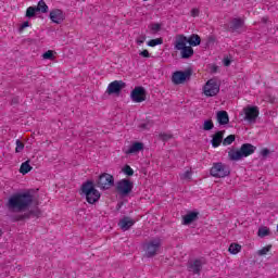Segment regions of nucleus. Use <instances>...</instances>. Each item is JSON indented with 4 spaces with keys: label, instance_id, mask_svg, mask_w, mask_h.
<instances>
[{
    "label": "nucleus",
    "instance_id": "nucleus-5",
    "mask_svg": "<svg viewBox=\"0 0 278 278\" xmlns=\"http://www.w3.org/2000/svg\"><path fill=\"white\" fill-rule=\"evenodd\" d=\"M210 174L216 179H222L229 177V175H231V169L229 168V165H225L222 162H218L213 164Z\"/></svg>",
    "mask_w": 278,
    "mask_h": 278
},
{
    "label": "nucleus",
    "instance_id": "nucleus-45",
    "mask_svg": "<svg viewBox=\"0 0 278 278\" xmlns=\"http://www.w3.org/2000/svg\"><path fill=\"white\" fill-rule=\"evenodd\" d=\"M224 66H231V60L229 58L224 59Z\"/></svg>",
    "mask_w": 278,
    "mask_h": 278
},
{
    "label": "nucleus",
    "instance_id": "nucleus-37",
    "mask_svg": "<svg viewBox=\"0 0 278 278\" xmlns=\"http://www.w3.org/2000/svg\"><path fill=\"white\" fill-rule=\"evenodd\" d=\"M273 249V245H266L263 249L257 251V255H266L270 250Z\"/></svg>",
    "mask_w": 278,
    "mask_h": 278
},
{
    "label": "nucleus",
    "instance_id": "nucleus-17",
    "mask_svg": "<svg viewBox=\"0 0 278 278\" xmlns=\"http://www.w3.org/2000/svg\"><path fill=\"white\" fill-rule=\"evenodd\" d=\"M122 231H129L134 225H136V220L131 219L129 216H124L118 223Z\"/></svg>",
    "mask_w": 278,
    "mask_h": 278
},
{
    "label": "nucleus",
    "instance_id": "nucleus-24",
    "mask_svg": "<svg viewBox=\"0 0 278 278\" xmlns=\"http://www.w3.org/2000/svg\"><path fill=\"white\" fill-rule=\"evenodd\" d=\"M187 42L189 47H199V45H201V37L197 34H192L190 37H187Z\"/></svg>",
    "mask_w": 278,
    "mask_h": 278
},
{
    "label": "nucleus",
    "instance_id": "nucleus-32",
    "mask_svg": "<svg viewBox=\"0 0 278 278\" xmlns=\"http://www.w3.org/2000/svg\"><path fill=\"white\" fill-rule=\"evenodd\" d=\"M236 142V135H229L228 137H226L224 140H223V144L224 147H227L231 143Z\"/></svg>",
    "mask_w": 278,
    "mask_h": 278
},
{
    "label": "nucleus",
    "instance_id": "nucleus-10",
    "mask_svg": "<svg viewBox=\"0 0 278 278\" xmlns=\"http://www.w3.org/2000/svg\"><path fill=\"white\" fill-rule=\"evenodd\" d=\"M203 90L205 97H216V94L220 92V86L218 85V83H216V80L210 79L205 84Z\"/></svg>",
    "mask_w": 278,
    "mask_h": 278
},
{
    "label": "nucleus",
    "instance_id": "nucleus-43",
    "mask_svg": "<svg viewBox=\"0 0 278 278\" xmlns=\"http://www.w3.org/2000/svg\"><path fill=\"white\" fill-rule=\"evenodd\" d=\"M26 27H29V22L27 21L20 26L18 31H24Z\"/></svg>",
    "mask_w": 278,
    "mask_h": 278
},
{
    "label": "nucleus",
    "instance_id": "nucleus-19",
    "mask_svg": "<svg viewBox=\"0 0 278 278\" xmlns=\"http://www.w3.org/2000/svg\"><path fill=\"white\" fill-rule=\"evenodd\" d=\"M225 136V130H219L213 135V139L211 140L212 147L217 149L223 143V138Z\"/></svg>",
    "mask_w": 278,
    "mask_h": 278
},
{
    "label": "nucleus",
    "instance_id": "nucleus-40",
    "mask_svg": "<svg viewBox=\"0 0 278 278\" xmlns=\"http://www.w3.org/2000/svg\"><path fill=\"white\" fill-rule=\"evenodd\" d=\"M160 138L161 140H163L164 142L170 140L173 138V135H168V134H160Z\"/></svg>",
    "mask_w": 278,
    "mask_h": 278
},
{
    "label": "nucleus",
    "instance_id": "nucleus-29",
    "mask_svg": "<svg viewBox=\"0 0 278 278\" xmlns=\"http://www.w3.org/2000/svg\"><path fill=\"white\" fill-rule=\"evenodd\" d=\"M149 29L151 34H157L159 31H162V24L160 23L150 24Z\"/></svg>",
    "mask_w": 278,
    "mask_h": 278
},
{
    "label": "nucleus",
    "instance_id": "nucleus-26",
    "mask_svg": "<svg viewBox=\"0 0 278 278\" xmlns=\"http://www.w3.org/2000/svg\"><path fill=\"white\" fill-rule=\"evenodd\" d=\"M31 168L33 167L29 165V161H25L20 167V173H22V175H27V173L31 172Z\"/></svg>",
    "mask_w": 278,
    "mask_h": 278
},
{
    "label": "nucleus",
    "instance_id": "nucleus-33",
    "mask_svg": "<svg viewBox=\"0 0 278 278\" xmlns=\"http://www.w3.org/2000/svg\"><path fill=\"white\" fill-rule=\"evenodd\" d=\"M157 45H164V39L156 38L148 41V47H157Z\"/></svg>",
    "mask_w": 278,
    "mask_h": 278
},
{
    "label": "nucleus",
    "instance_id": "nucleus-6",
    "mask_svg": "<svg viewBox=\"0 0 278 278\" xmlns=\"http://www.w3.org/2000/svg\"><path fill=\"white\" fill-rule=\"evenodd\" d=\"M115 190L121 197H129L134 190V181L124 178L116 182Z\"/></svg>",
    "mask_w": 278,
    "mask_h": 278
},
{
    "label": "nucleus",
    "instance_id": "nucleus-38",
    "mask_svg": "<svg viewBox=\"0 0 278 278\" xmlns=\"http://www.w3.org/2000/svg\"><path fill=\"white\" fill-rule=\"evenodd\" d=\"M43 60H53V51L52 50H48L47 52H45L42 54Z\"/></svg>",
    "mask_w": 278,
    "mask_h": 278
},
{
    "label": "nucleus",
    "instance_id": "nucleus-41",
    "mask_svg": "<svg viewBox=\"0 0 278 278\" xmlns=\"http://www.w3.org/2000/svg\"><path fill=\"white\" fill-rule=\"evenodd\" d=\"M261 155H262V157H264V159L268 157V155H270V150H268L267 148H264V149L261 151Z\"/></svg>",
    "mask_w": 278,
    "mask_h": 278
},
{
    "label": "nucleus",
    "instance_id": "nucleus-8",
    "mask_svg": "<svg viewBox=\"0 0 278 278\" xmlns=\"http://www.w3.org/2000/svg\"><path fill=\"white\" fill-rule=\"evenodd\" d=\"M192 77V68H187L184 72L177 71L172 76V81L175 86H179V84H185L186 80Z\"/></svg>",
    "mask_w": 278,
    "mask_h": 278
},
{
    "label": "nucleus",
    "instance_id": "nucleus-51",
    "mask_svg": "<svg viewBox=\"0 0 278 278\" xmlns=\"http://www.w3.org/2000/svg\"><path fill=\"white\" fill-rule=\"evenodd\" d=\"M1 236H3V230L0 229V238H1Z\"/></svg>",
    "mask_w": 278,
    "mask_h": 278
},
{
    "label": "nucleus",
    "instance_id": "nucleus-39",
    "mask_svg": "<svg viewBox=\"0 0 278 278\" xmlns=\"http://www.w3.org/2000/svg\"><path fill=\"white\" fill-rule=\"evenodd\" d=\"M30 214L31 216H36V218H40V216H42V211H40V208L30 210Z\"/></svg>",
    "mask_w": 278,
    "mask_h": 278
},
{
    "label": "nucleus",
    "instance_id": "nucleus-48",
    "mask_svg": "<svg viewBox=\"0 0 278 278\" xmlns=\"http://www.w3.org/2000/svg\"><path fill=\"white\" fill-rule=\"evenodd\" d=\"M11 105H18V98H13L11 100Z\"/></svg>",
    "mask_w": 278,
    "mask_h": 278
},
{
    "label": "nucleus",
    "instance_id": "nucleus-47",
    "mask_svg": "<svg viewBox=\"0 0 278 278\" xmlns=\"http://www.w3.org/2000/svg\"><path fill=\"white\" fill-rule=\"evenodd\" d=\"M211 73H218V65H212Z\"/></svg>",
    "mask_w": 278,
    "mask_h": 278
},
{
    "label": "nucleus",
    "instance_id": "nucleus-22",
    "mask_svg": "<svg viewBox=\"0 0 278 278\" xmlns=\"http://www.w3.org/2000/svg\"><path fill=\"white\" fill-rule=\"evenodd\" d=\"M192 55H194V49H192V46H187L180 50V56L182 60H190Z\"/></svg>",
    "mask_w": 278,
    "mask_h": 278
},
{
    "label": "nucleus",
    "instance_id": "nucleus-2",
    "mask_svg": "<svg viewBox=\"0 0 278 278\" xmlns=\"http://www.w3.org/2000/svg\"><path fill=\"white\" fill-rule=\"evenodd\" d=\"M94 181L87 180L80 187L81 197H86L87 203L94 205L101 199V192L97 190Z\"/></svg>",
    "mask_w": 278,
    "mask_h": 278
},
{
    "label": "nucleus",
    "instance_id": "nucleus-23",
    "mask_svg": "<svg viewBox=\"0 0 278 278\" xmlns=\"http://www.w3.org/2000/svg\"><path fill=\"white\" fill-rule=\"evenodd\" d=\"M217 123H219V125H229V114L227 111L217 112Z\"/></svg>",
    "mask_w": 278,
    "mask_h": 278
},
{
    "label": "nucleus",
    "instance_id": "nucleus-14",
    "mask_svg": "<svg viewBox=\"0 0 278 278\" xmlns=\"http://www.w3.org/2000/svg\"><path fill=\"white\" fill-rule=\"evenodd\" d=\"M187 270L192 275H201V270H203V262L199 258L194 260L192 263H189Z\"/></svg>",
    "mask_w": 278,
    "mask_h": 278
},
{
    "label": "nucleus",
    "instance_id": "nucleus-46",
    "mask_svg": "<svg viewBox=\"0 0 278 278\" xmlns=\"http://www.w3.org/2000/svg\"><path fill=\"white\" fill-rule=\"evenodd\" d=\"M144 40H147V36H142L140 39H138L137 45H143Z\"/></svg>",
    "mask_w": 278,
    "mask_h": 278
},
{
    "label": "nucleus",
    "instance_id": "nucleus-42",
    "mask_svg": "<svg viewBox=\"0 0 278 278\" xmlns=\"http://www.w3.org/2000/svg\"><path fill=\"white\" fill-rule=\"evenodd\" d=\"M139 55H141V58H151V53H149V50H142Z\"/></svg>",
    "mask_w": 278,
    "mask_h": 278
},
{
    "label": "nucleus",
    "instance_id": "nucleus-3",
    "mask_svg": "<svg viewBox=\"0 0 278 278\" xmlns=\"http://www.w3.org/2000/svg\"><path fill=\"white\" fill-rule=\"evenodd\" d=\"M257 151V147L251 143H243L239 150L232 148L228 152V159L230 162H240L243 157H249V155H253Z\"/></svg>",
    "mask_w": 278,
    "mask_h": 278
},
{
    "label": "nucleus",
    "instance_id": "nucleus-44",
    "mask_svg": "<svg viewBox=\"0 0 278 278\" xmlns=\"http://www.w3.org/2000/svg\"><path fill=\"white\" fill-rule=\"evenodd\" d=\"M191 16H193V17L199 16V9H192L191 10Z\"/></svg>",
    "mask_w": 278,
    "mask_h": 278
},
{
    "label": "nucleus",
    "instance_id": "nucleus-50",
    "mask_svg": "<svg viewBox=\"0 0 278 278\" xmlns=\"http://www.w3.org/2000/svg\"><path fill=\"white\" fill-rule=\"evenodd\" d=\"M208 42H214V37H208Z\"/></svg>",
    "mask_w": 278,
    "mask_h": 278
},
{
    "label": "nucleus",
    "instance_id": "nucleus-20",
    "mask_svg": "<svg viewBox=\"0 0 278 278\" xmlns=\"http://www.w3.org/2000/svg\"><path fill=\"white\" fill-rule=\"evenodd\" d=\"M194 220H199V212H189L182 217V225H192Z\"/></svg>",
    "mask_w": 278,
    "mask_h": 278
},
{
    "label": "nucleus",
    "instance_id": "nucleus-16",
    "mask_svg": "<svg viewBox=\"0 0 278 278\" xmlns=\"http://www.w3.org/2000/svg\"><path fill=\"white\" fill-rule=\"evenodd\" d=\"M188 45V37H186L185 35H177L175 42H174V49H176V51H181L184 49H186V47Z\"/></svg>",
    "mask_w": 278,
    "mask_h": 278
},
{
    "label": "nucleus",
    "instance_id": "nucleus-36",
    "mask_svg": "<svg viewBox=\"0 0 278 278\" xmlns=\"http://www.w3.org/2000/svg\"><path fill=\"white\" fill-rule=\"evenodd\" d=\"M180 179H182V180H191L192 179V172H191V169H188L184 174H180Z\"/></svg>",
    "mask_w": 278,
    "mask_h": 278
},
{
    "label": "nucleus",
    "instance_id": "nucleus-9",
    "mask_svg": "<svg viewBox=\"0 0 278 278\" xmlns=\"http://www.w3.org/2000/svg\"><path fill=\"white\" fill-rule=\"evenodd\" d=\"M244 121H248L251 125L257 123V116H260V108L248 105L243 109Z\"/></svg>",
    "mask_w": 278,
    "mask_h": 278
},
{
    "label": "nucleus",
    "instance_id": "nucleus-49",
    "mask_svg": "<svg viewBox=\"0 0 278 278\" xmlns=\"http://www.w3.org/2000/svg\"><path fill=\"white\" fill-rule=\"evenodd\" d=\"M140 128H141V129H147V124H141V125H140Z\"/></svg>",
    "mask_w": 278,
    "mask_h": 278
},
{
    "label": "nucleus",
    "instance_id": "nucleus-1",
    "mask_svg": "<svg viewBox=\"0 0 278 278\" xmlns=\"http://www.w3.org/2000/svg\"><path fill=\"white\" fill-rule=\"evenodd\" d=\"M31 203H34V195L29 191H26L12 194L5 203V207L9 212L13 213L25 212L26 210H29Z\"/></svg>",
    "mask_w": 278,
    "mask_h": 278
},
{
    "label": "nucleus",
    "instance_id": "nucleus-53",
    "mask_svg": "<svg viewBox=\"0 0 278 278\" xmlns=\"http://www.w3.org/2000/svg\"><path fill=\"white\" fill-rule=\"evenodd\" d=\"M143 1H148V0H143Z\"/></svg>",
    "mask_w": 278,
    "mask_h": 278
},
{
    "label": "nucleus",
    "instance_id": "nucleus-28",
    "mask_svg": "<svg viewBox=\"0 0 278 278\" xmlns=\"http://www.w3.org/2000/svg\"><path fill=\"white\" fill-rule=\"evenodd\" d=\"M39 9V12H41L42 14H47L49 12V5H47V3L45 2V0H40L38 2V5L35 7Z\"/></svg>",
    "mask_w": 278,
    "mask_h": 278
},
{
    "label": "nucleus",
    "instance_id": "nucleus-21",
    "mask_svg": "<svg viewBox=\"0 0 278 278\" xmlns=\"http://www.w3.org/2000/svg\"><path fill=\"white\" fill-rule=\"evenodd\" d=\"M244 27V20L240 17H235L231 21L230 30L231 31H238V29H242Z\"/></svg>",
    "mask_w": 278,
    "mask_h": 278
},
{
    "label": "nucleus",
    "instance_id": "nucleus-13",
    "mask_svg": "<svg viewBox=\"0 0 278 278\" xmlns=\"http://www.w3.org/2000/svg\"><path fill=\"white\" fill-rule=\"evenodd\" d=\"M65 18H66V15H64L63 10L53 9L50 12V21H52V23H55V25H62V23H64Z\"/></svg>",
    "mask_w": 278,
    "mask_h": 278
},
{
    "label": "nucleus",
    "instance_id": "nucleus-35",
    "mask_svg": "<svg viewBox=\"0 0 278 278\" xmlns=\"http://www.w3.org/2000/svg\"><path fill=\"white\" fill-rule=\"evenodd\" d=\"M123 173L126 174L128 177H134V169L129 165H125L123 167Z\"/></svg>",
    "mask_w": 278,
    "mask_h": 278
},
{
    "label": "nucleus",
    "instance_id": "nucleus-30",
    "mask_svg": "<svg viewBox=\"0 0 278 278\" xmlns=\"http://www.w3.org/2000/svg\"><path fill=\"white\" fill-rule=\"evenodd\" d=\"M257 236L260 238H266V236H270V229H268L267 227H261L258 229Z\"/></svg>",
    "mask_w": 278,
    "mask_h": 278
},
{
    "label": "nucleus",
    "instance_id": "nucleus-52",
    "mask_svg": "<svg viewBox=\"0 0 278 278\" xmlns=\"http://www.w3.org/2000/svg\"><path fill=\"white\" fill-rule=\"evenodd\" d=\"M117 210H121V204H118Z\"/></svg>",
    "mask_w": 278,
    "mask_h": 278
},
{
    "label": "nucleus",
    "instance_id": "nucleus-25",
    "mask_svg": "<svg viewBox=\"0 0 278 278\" xmlns=\"http://www.w3.org/2000/svg\"><path fill=\"white\" fill-rule=\"evenodd\" d=\"M229 253H231V255H238V253H240V251H242V245L238 244V243H231L228 248Z\"/></svg>",
    "mask_w": 278,
    "mask_h": 278
},
{
    "label": "nucleus",
    "instance_id": "nucleus-34",
    "mask_svg": "<svg viewBox=\"0 0 278 278\" xmlns=\"http://www.w3.org/2000/svg\"><path fill=\"white\" fill-rule=\"evenodd\" d=\"M15 144H16L15 153H21V151L25 149V143L21 139H17Z\"/></svg>",
    "mask_w": 278,
    "mask_h": 278
},
{
    "label": "nucleus",
    "instance_id": "nucleus-4",
    "mask_svg": "<svg viewBox=\"0 0 278 278\" xmlns=\"http://www.w3.org/2000/svg\"><path fill=\"white\" fill-rule=\"evenodd\" d=\"M162 247V239H152L143 244L144 257L151 258L157 255Z\"/></svg>",
    "mask_w": 278,
    "mask_h": 278
},
{
    "label": "nucleus",
    "instance_id": "nucleus-27",
    "mask_svg": "<svg viewBox=\"0 0 278 278\" xmlns=\"http://www.w3.org/2000/svg\"><path fill=\"white\" fill-rule=\"evenodd\" d=\"M36 12H40V9L36 7H29L26 10V18H34V16H36Z\"/></svg>",
    "mask_w": 278,
    "mask_h": 278
},
{
    "label": "nucleus",
    "instance_id": "nucleus-11",
    "mask_svg": "<svg viewBox=\"0 0 278 278\" xmlns=\"http://www.w3.org/2000/svg\"><path fill=\"white\" fill-rule=\"evenodd\" d=\"M130 98L135 103H142V101H147V89L142 86L135 87L130 92Z\"/></svg>",
    "mask_w": 278,
    "mask_h": 278
},
{
    "label": "nucleus",
    "instance_id": "nucleus-31",
    "mask_svg": "<svg viewBox=\"0 0 278 278\" xmlns=\"http://www.w3.org/2000/svg\"><path fill=\"white\" fill-rule=\"evenodd\" d=\"M203 129L204 131H212V129H214V122H212V119L204 121Z\"/></svg>",
    "mask_w": 278,
    "mask_h": 278
},
{
    "label": "nucleus",
    "instance_id": "nucleus-18",
    "mask_svg": "<svg viewBox=\"0 0 278 278\" xmlns=\"http://www.w3.org/2000/svg\"><path fill=\"white\" fill-rule=\"evenodd\" d=\"M8 217L11 220V223H21V220H27L31 218V211L24 214L8 215Z\"/></svg>",
    "mask_w": 278,
    "mask_h": 278
},
{
    "label": "nucleus",
    "instance_id": "nucleus-15",
    "mask_svg": "<svg viewBox=\"0 0 278 278\" xmlns=\"http://www.w3.org/2000/svg\"><path fill=\"white\" fill-rule=\"evenodd\" d=\"M140 151H144V143L140 141H135L129 147V149L124 150V153L126 155H134L136 153H140Z\"/></svg>",
    "mask_w": 278,
    "mask_h": 278
},
{
    "label": "nucleus",
    "instance_id": "nucleus-12",
    "mask_svg": "<svg viewBox=\"0 0 278 278\" xmlns=\"http://www.w3.org/2000/svg\"><path fill=\"white\" fill-rule=\"evenodd\" d=\"M127 84L123 80H114L111 84H109L106 92L108 94H121V90L123 88H126Z\"/></svg>",
    "mask_w": 278,
    "mask_h": 278
},
{
    "label": "nucleus",
    "instance_id": "nucleus-7",
    "mask_svg": "<svg viewBox=\"0 0 278 278\" xmlns=\"http://www.w3.org/2000/svg\"><path fill=\"white\" fill-rule=\"evenodd\" d=\"M114 186V176L108 173H102L96 180V187L100 190H110Z\"/></svg>",
    "mask_w": 278,
    "mask_h": 278
}]
</instances>
